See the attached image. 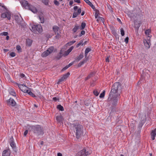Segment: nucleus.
Here are the masks:
<instances>
[{
	"mask_svg": "<svg viewBox=\"0 0 156 156\" xmlns=\"http://www.w3.org/2000/svg\"><path fill=\"white\" fill-rule=\"evenodd\" d=\"M71 126L73 128L75 133L76 137L77 140H80L81 136L83 134V127L78 122H75L72 124Z\"/></svg>",
	"mask_w": 156,
	"mask_h": 156,
	"instance_id": "obj_1",
	"label": "nucleus"
},
{
	"mask_svg": "<svg viewBox=\"0 0 156 156\" xmlns=\"http://www.w3.org/2000/svg\"><path fill=\"white\" fill-rule=\"evenodd\" d=\"M122 90L121 83L116 82L114 83L112 87L109 94L120 96Z\"/></svg>",
	"mask_w": 156,
	"mask_h": 156,
	"instance_id": "obj_2",
	"label": "nucleus"
},
{
	"mask_svg": "<svg viewBox=\"0 0 156 156\" xmlns=\"http://www.w3.org/2000/svg\"><path fill=\"white\" fill-rule=\"evenodd\" d=\"M119 96L109 94L108 101L112 104V108H114L117 105Z\"/></svg>",
	"mask_w": 156,
	"mask_h": 156,
	"instance_id": "obj_3",
	"label": "nucleus"
},
{
	"mask_svg": "<svg viewBox=\"0 0 156 156\" xmlns=\"http://www.w3.org/2000/svg\"><path fill=\"white\" fill-rule=\"evenodd\" d=\"M22 6L26 9H28L34 13H36L37 12V10L36 8L33 6L28 2L25 0H22L20 2Z\"/></svg>",
	"mask_w": 156,
	"mask_h": 156,
	"instance_id": "obj_4",
	"label": "nucleus"
},
{
	"mask_svg": "<svg viewBox=\"0 0 156 156\" xmlns=\"http://www.w3.org/2000/svg\"><path fill=\"white\" fill-rule=\"evenodd\" d=\"M30 131L37 136L43 134V128L39 125L32 126L30 127Z\"/></svg>",
	"mask_w": 156,
	"mask_h": 156,
	"instance_id": "obj_5",
	"label": "nucleus"
},
{
	"mask_svg": "<svg viewBox=\"0 0 156 156\" xmlns=\"http://www.w3.org/2000/svg\"><path fill=\"white\" fill-rule=\"evenodd\" d=\"M91 153V150L85 147L83 150L78 152L76 156H87L90 154Z\"/></svg>",
	"mask_w": 156,
	"mask_h": 156,
	"instance_id": "obj_6",
	"label": "nucleus"
},
{
	"mask_svg": "<svg viewBox=\"0 0 156 156\" xmlns=\"http://www.w3.org/2000/svg\"><path fill=\"white\" fill-rule=\"evenodd\" d=\"M31 30L34 32L38 31L39 33H41L42 32V27L40 24L34 25L31 27Z\"/></svg>",
	"mask_w": 156,
	"mask_h": 156,
	"instance_id": "obj_7",
	"label": "nucleus"
},
{
	"mask_svg": "<svg viewBox=\"0 0 156 156\" xmlns=\"http://www.w3.org/2000/svg\"><path fill=\"white\" fill-rule=\"evenodd\" d=\"M54 49V47L53 46H51L41 54V56L43 57L47 56L52 52Z\"/></svg>",
	"mask_w": 156,
	"mask_h": 156,
	"instance_id": "obj_8",
	"label": "nucleus"
},
{
	"mask_svg": "<svg viewBox=\"0 0 156 156\" xmlns=\"http://www.w3.org/2000/svg\"><path fill=\"white\" fill-rule=\"evenodd\" d=\"M141 117V120L139 122L138 126V128H139V129H141L142 126L144 124L146 121V115H143Z\"/></svg>",
	"mask_w": 156,
	"mask_h": 156,
	"instance_id": "obj_9",
	"label": "nucleus"
},
{
	"mask_svg": "<svg viewBox=\"0 0 156 156\" xmlns=\"http://www.w3.org/2000/svg\"><path fill=\"white\" fill-rule=\"evenodd\" d=\"M150 36H148L147 37V40L144 39V43L145 48L147 49H148L150 48Z\"/></svg>",
	"mask_w": 156,
	"mask_h": 156,
	"instance_id": "obj_10",
	"label": "nucleus"
},
{
	"mask_svg": "<svg viewBox=\"0 0 156 156\" xmlns=\"http://www.w3.org/2000/svg\"><path fill=\"white\" fill-rule=\"evenodd\" d=\"M70 74L68 72L64 75L60 79L58 80L57 83L58 84H59L61 83L63 81H64L65 80H66L67 78L68 77Z\"/></svg>",
	"mask_w": 156,
	"mask_h": 156,
	"instance_id": "obj_11",
	"label": "nucleus"
},
{
	"mask_svg": "<svg viewBox=\"0 0 156 156\" xmlns=\"http://www.w3.org/2000/svg\"><path fill=\"white\" fill-rule=\"evenodd\" d=\"M7 102L9 105H10L12 107L15 106L16 104V103L15 100L12 98H10L8 100H7Z\"/></svg>",
	"mask_w": 156,
	"mask_h": 156,
	"instance_id": "obj_12",
	"label": "nucleus"
},
{
	"mask_svg": "<svg viewBox=\"0 0 156 156\" xmlns=\"http://www.w3.org/2000/svg\"><path fill=\"white\" fill-rule=\"evenodd\" d=\"M10 154V151L9 148H7L5 150L2 152V156H9Z\"/></svg>",
	"mask_w": 156,
	"mask_h": 156,
	"instance_id": "obj_13",
	"label": "nucleus"
},
{
	"mask_svg": "<svg viewBox=\"0 0 156 156\" xmlns=\"http://www.w3.org/2000/svg\"><path fill=\"white\" fill-rule=\"evenodd\" d=\"M1 17L3 18H7L8 20H10L11 19V15L8 12L3 13L1 14Z\"/></svg>",
	"mask_w": 156,
	"mask_h": 156,
	"instance_id": "obj_14",
	"label": "nucleus"
},
{
	"mask_svg": "<svg viewBox=\"0 0 156 156\" xmlns=\"http://www.w3.org/2000/svg\"><path fill=\"white\" fill-rule=\"evenodd\" d=\"M81 8H80L78 9L77 12H74L73 13V18H75L78 15L81 13Z\"/></svg>",
	"mask_w": 156,
	"mask_h": 156,
	"instance_id": "obj_15",
	"label": "nucleus"
},
{
	"mask_svg": "<svg viewBox=\"0 0 156 156\" xmlns=\"http://www.w3.org/2000/svg\"><path fill=\"white\" fill-rule=\"evenodd\" d=\"M9 92L11 95L14 96H16V93L12 88L11 87L9 88Z\"/></svg>",
	"mask_w": 156,
	"mask_h": 156,
	"instance_id": "obj_16",
	"label": "nucleus"
},
{
	"mask_svg": "<svg viewBox=\"0 0 156 156\" xmlns=\"http://www.w3.org/2000/svg\"><path fill=\"white\" fill-rule=\"evenodd\" d=\"M151 138L152 140H154L155 139V137L156 135V128L154 130H152L151 133Z\"/></svg>",
	"mask_w": 156,
	"mask_h": 156,
	"instance_id": "obj_17",
	"label": "nucleus"
},
{
	"mask_svg": "<svg viewBox=\"0 0 156 156\" xmlns=\"http://www.w3.org/2000/svg\"><path fill=\"white\" fill-rule=\"evenodd\" d=\"M32 40L29 38H27L26 39V46L28 47L31 46L32 43Z\"/></svg>",
	"mask_w": 156,
	"mask_h": 156,
	"instance_id": "obj_18",
	"label": "nucleus"
},
{
	"mask_svg": "<svg viewBox=\"0 0 156 156\" xmlns=\"http://www.w3.org/2000/svg\"><path fill=\"white\" fill-rule=\"evenodd\" d=\"M15 20H16L17 22L19 24L21 25V26H22L23 27H24V26H25V24H23V23H21V22H20L19 21V17L18 16H15Z\"/></svg>",
	"mask_w": 156,
	"mask_h": 156,
	"instance_id": "obj_19",
	"label": "nucleus"
},
{
	"mask_svg": "<svg viewBox=\"0 0 156 156\" xmlns=\"http://www.w3.org/2000/svg\"><path fill=\"white\" fill-rule=\"evenodd\" d=\"M83 53H82L80 54V55L76 57L75 58V60L74 61H79L81 59H82L83 57Z\"/></svg>",
	"mask_w": 156,
	"mask_h": 156,
	"instance_id": "obj_20",
	"label": "nucleus"
},
{
	"mask_svg": "<svg viewBox=\"0 0 156 156\" xmlns=\"http://www.w3.org/2000/svg\"><path fill=\"white\" fill-rule=\"evenodd\" d=\"M110 29L111 31L112 34L115 36H116L117 33L115 29L113 26H112L110 27Z\"/></svg>",
	"mask_w": 156,
	"mask_h": 156,
	"instance_id": "obj_21",
	"label": "nucleus"
},
{
	"mask_svg": "<svg viewBox=\"0 0 156 156\" xmlns=\"http://www.w3.org/2000/svg\"><path fill=\"white\" fill-rule=\"evenodd\" d=\"M87 3L94 10L95 9L94 6L92 4L91 2L89 0H83Z\"/></svg>",
	"mask_w": 156,
	"mask_h": 156,
	"instance_id": "obj_22",
	"label": "nucleus"
},
{
	"mask_svg": "<svg viewBox=\"0 0 156 156\" xmlns=\"http://www.w3.org/2000/svg\"><path fill=\"white\" fill-rule=\"evenodd\" d=\"M9 143H10V146H15L16 144L13 141V139L12 136L10 138Z\"/></svg>",
	"mask_w": 156,
	"mask_h": 156,
	"instance_id": "obj_23",
	"label": "nucleus"
},
{
	"mask_svg": "<svg viewBox=\"0 0 156 156\" xmlns=\"http://www.w3.org/2000/svg\"><path fill=\"white\" fill-rule=\"evenodd\" d=\"M59 29V27L57 26H54L52 27V29L55 34H56V33L58 32Z\"/></svg>",
	"mask_w": 156,
	"mask_h": 156,
	"instance_id": "obj_24",
	"label": "nucleus"
},
{
	"mask_svg": "<svg viewBox=\"0 0 156 156\" xmlns=\"http://www.w3.org/2000/svg\"><path fill=\"white\" fill-rule=\"evenodd\" d=\"M80 28V26L75 25L74 28L73 29L72 31L73 33H76L77 30Z\"/></svg>",
	"mask_w": 156,
	"mask_h": 156,
	"instance_id": "obj_25",
	"label": "nucleus"
},
{
	"mask_svg": "<svg viewBox=\"0 0 156 156\" xmlns=\"http://www.w3.org/2000/svg\"><path fill=\"white\" fill-rule=\"evenodd\" d=\"M57 108L60 111H63L64 110V108L61 105H58L57 106Z\"/></svg>",
	"mask_w": 156,
	"mask_h": 156,
	"instance_id": "obj_26",
	"label": "nucleus"
},
{
	"mask_svg": "<svg viewBox=\"0 0 156 156\" xmlns=\"http://www.w3.org/2000/svg\"><path fill=\"white\" fill-rule=\"evenodd\" d=\"M86 25L85 23L83 22L82 23L80 27V28L81 30H83L85 27Z\"/></svg>",
	"mask_w": 156,
	"mask_h": 156,
	"instance_id": "obj_27",
	"label": "nucleus"
},
{
	"mask_svg": "<svg viewBox=\"0 0 156 156\" xmlns=\"http://www.w3.org/2000/svg\"><path fill=\"white\" fill-rule=\"evenodd\" d=\"M56 119L58 122H61L62 121V116H57L56 117Z\"/></svg>",
	"mask_w": 156,
	"mask_h": 156,
	"instance_id": "obj_28",
	"label": "nucleus"
},
{
	"mask_svg": "<svg viewBox=\"0 0 156 156\" xmlns=\"http://www.w3.org/2000/svg\"><path fill=\"white\" fill-rule=\"evenodd\" d=\"M135 27L138 29L140 26V24L138 23L137 21L135 22Z\"/></svg>",
	"mask_w": 156,
	"mask_h": 156,
	"instance_id": "obj_29",
	"label": "nucleus"
},
{
	"mask_svg": "<svg viewBox=\"0 0 156 156\" xmlns=\"http://www.w3.org/2000/svg\"><path fill=\"white\" fill-rule=\"evenodd\" d=\"M39 18L41 23H43L44 22V19L42 16H39Z\"/></svg>",
	"mask_w": 156,
	"mask_h": 156,
	"instance_id": "obj_30",
	"label": "nucleus"
},
{
	"mask_svg": "<svg viewBox=\"0 0 156 156\" xmlns=\"http://www.w3.org/2000/svg\"><path fill=\"white\" fill-rule=\"evenodd\" d=\"M16 49L19 53L22 51L21 47L19 45H17L16 46Z\"/></svg>",
	"mask_w": 156,
	"mask_h": 156,
	"instance_id": "obj_31",
	"label": "nucleus"
},
{
	"mask_svg": "<svg viewBox=\"0 0 156 156\" xmlns=\"http://www.w3.org/2000/svg\"><path fill=\"white\" fill-rule=\"evenodd\" d=\"M42 2L45 5H48L49 4V0H42Z\"/></svg>",
	"mask_w": 156,
	"mask_h": 156,
	"instance_id": "obj_32",
	"label": "nucleus"
},
{
	"mask_svg": "<svg viewBox=\"0 0 156 156\" xmlns=\"http://www.w3.org/2000/svg\"><path fill=\"white\" fill-rule=\"evenodd\" d=\"M22 86V87H24V86H25V87H26V86H24V84H22L20 86H19V88H20V89L21 90L23 91V92H24V93H26V90H27L26 89H25L24 90H23V87H21V86Z\"/></svg>",
	"mask_w": 156,
	"mask_h": 156,
	"instance_id": "obj_33",
	"label": "nucleus"
},
{
	"mask_svg": "<svg viewBox=\"0 0 156 156\" xmlns=\"http://www.w3.org/2000/svg\"><path fill=\"white\" fill-rule=\"evenodd\" d=\"M151 32V30H150L148 29L145 32V34L146 35L148 36H149V33H150Z\"/></svg>",
	"mask_w": 156,
	"mask_h": 156,
	"instance_id": "obj_34",
	"label": "nucleus"
},
{
	"mask_svg": "<svg viewBox=\"0 0 156 156\" xmlns=\"http://www.w3.org/2000/svg\"><path fill=\"white\" fill-rule=\"evenodd\" d=\"M55 34L56 35V36H55V38L56 39H59L61 37V35H60V34L58 33V32H57L56 33V34Z\"/></svg>",
	"mask_w": 156,
	"mask_h": 156,
	"instance_id": "obj_35",
	"label": "nucleus"
},
{
	"mask_svg": "<svg viewBox=\"0 0 156 156\" xmlns=\"http://www.w3.org/2000/svg\"><path fill=\"white\" fill-rule=\"evenodd\" d=\"M76 42L75 41H72L70 42H68L66 44L68 45H70L73 44L74 43Z\"/></svg>",
	"mask_w": 156,
	"mask_h": 156,
	"instance_id": "obj_36",
	"label": "nucleus"
},
{
	"mask_svg": "<svg viewBox=\"0 0 156 156\" xmlns=\"http://www.w3.org/2000/svg\"><path fill=\"white\" fill-rule=\"evenodd\" d=\"M94 74H95V73L93 72H92L90 73V74L88 75V77H89L90 78L91 77H93L94 76Z\"/></svg>",
	"mask_w": 156,
	"mask_h": 156,
	"instance_id": "obj_37",
	"label": "nucleus"
},
{
	"mask_svg": "<svg viewBox=\"0 0 156 156\" xmlns=\"http://www.w3.org/2000/svg\"><path fill=\"white\" fill-rule=\"evenodd\" d=\"M83 40H81L80 41V43L78 44L76 46V48H78L80 45H82V43H83Z\"/></svg>",
	"mask_w": 156,
	"mask_h": 156,
	"instance_id": "obj_38",
	"label": "nucleus"
},
{
	"mask_svg": "<svg viewBox=\"0 0 156 156\" xmlns=\"http://www.w3.org/2000/svg\"><path fill=\"white\" fill-rule=\"evenodd\" d=\"M121 34L122 36H123L125 34V32L122 28L120 29Z\"/></svg>",
	"mask_w": 156,
	"mask_h": 156,
	"instance_id": "obj_39",
	"label": "nucleus"
},
{
	"mask_svg": "<svg viewBox=\"0 0 156 156\" xmlns=\"http://www.w3.org/2000/svg\"><path fill=\"white\" fill-rule=\"evenodd\" d=\"M52 35L49 34H45V36L47 38L48 40L50 38Z\"/></svg>",
	"mask_w": 156,
	"mask_h": 156,
	"instance_id": "obj_40",
	"label": "nucleus"
},
{
	"mask_svg": "<svg viewBox=\"0 0 156 156\" xmlns=\"http://www.w3.org/2000/svg\"><path fill=\"white\" fill-rule=\"evenodd\" d=\"M105 95V91H104L102 93H101L100 96L99 97L100 98H103Z\"/></svg>",
	"mask_w": 156,
	"mask_h": 156,
	"instance_id": "obj_41",
	"label": "nucleus"
},
{
	"mask_svg": "<svg viewBox=\"0 0 156 156\" xmlns=\"http://www.w3.org/2000/svg\"><path fill=\"white\" fill-rule=\"evenodd\" d=\"M93 93L95 95L97 96H98L99 94V92H98L97 90H94L93 91Z\"/></svg>",
	"mask_w": 156,
	"mask_h": 156,
	"instance_id": "obj_42",
	"label": "nucleus"
},
{
	"mask_svg": "<svg viewBox=\"0 0 156 156\" xmlns=\"http://www.w3.org/2000/svg\"><path fill=\"white\" fill-rule=\"evenodd\" d=\"M29 95H30L31 96H32L33 97H36V96L35 95V94H33L31 91L29 92Z\"/></svg>",
	"mask_w": 156,
	"mask_h": 156,
	"instance_id": "obj_43",
	"label": "nucleus"
},
{
	"mask_svg": "<svg viewBox=\"0 0 156 156\" xmlns=\"http://www.w3.org/2000/svg\"><path fill=\"white\" fill-rule=\"evenodd\" d=\"M8 34V33L6 32H4L0 34V35L2 36H7Z\"/></svg>",
	"mask_w": 156,
	"mask_h": 156,
	"instance_id": "obj_44",
	"label": "nucleus"
},
{
	"mask_svg": "<svg viewBox=\"0 0 156 156\" xmlns=\"http://www.w3.org/2000/svg\"><path fill=\"white\" fill-rule=\"evenodd\" d=\"M91 51V49H90V48H87L85 50V52H87V53H88V52H89Z\"/></svg>",
	"mask_w": 156,
	"mask_h": 156,
	"instance_id": "obj_45",
	"label": "nucleus"
},
{
	"mask_svg": "<svg viewBox=\"0 0 156 156\" xmlns=\"http://www.w3.org/2000/svg\"><path fill=\"white\" fill-rule=\"evenodd\" d=\"M9 55L12 57H14L16 56V53L14 52H12L9 54Z\"/></svg>",
	"mask_w": 156,
	"mask_h": 156,
	"instance_id": "obj_46",
	"label": "nucleus"
},
{
	"mask_svg": "<svg viewBox=\"0 0 156 156\" xmlns=\"http://www.w3.org/2000/svg\"><path fill=\"white\" fill-rule=\"evenodd\" d=\"M54 4L57 5L58 6L59 5V3L56 0H54Z\"/></svg>",
	"mask_w": 156,
	"mask_h": 156,
	"instance_id": "obj_47",
	"label": "nucleus"
},
{
	"mask_svg": "<svg viewBox=\"0 0 156 156\" xmlns=\"http://www.w3.org/2000/svg\"><path fill=\"white\" fill-rule=\"evenodd\" d=\"M85 34V31L84 30H82L80 34L79 35V37H80L82 35L84 34Z\"/></svg>",
	"mask_w": 156,
	"mask_h": 156,
	"instance_id": "obj_48",
	"label": "nucleus"
},
{
	"mask_svg": "<svg viewBox=\"0 0 156 156\" xmlns=\"http://www.w3.org/2000/svg\"><path fill=\"white\" fill-rule=\"evenodd\" d=\"M146 72H145L144 71H143V74L144 76L145 75L146 76V73H147V75H148L147 77H148V76H150L149 75L147 74V72L146 71H149L148 70H145Z\"/></svg>",
	"mask_w": 156,
	"mask_h": 156,
	"instance_id": "obj_49",
	"label": "nucleus"
},
{
	"mask_svg": "<svg viewBox=\"0 0 156 156\" xmlns=\"http://www.w3.org/2000/svg\"><path fill=\"white\" fill-rule=\"evenodd\" d=\"M62 57V55H58L56 57V58L58 60L60 59Z\"/></svg>",
	"mask_w": 156,
	"mask_h": 156,
	"instance_id": "obj_50",
	"label": "nucleus"
},
{
	"mask_svg": "<svg viewBox=\"0 0 156 156\" xmlns=\"http://www.w3.org/2000/svg\"><path fill=\"white\" fill-rule=\"evenodd\" d=\"M75 62V61H73L72 62L70 63L68 65H67L68 68H69V67H70L71 66L73 65V64H74V62Z\"/></svg>",
	"mask_w": 156,
	"mask_h": 156,
	"instance_id": "obj_51",
	"label": "nucleus"
},
{
	"mask_svg": "<svg viewBox=\"0 0 156 156\" xmlns=\"http://www.w3.org/2000/svg\"><path fill=\"white\" fill-rule=\"evenodd\" d=\"M88 59V58H85L83 60L81 61L83 62V64H84L87 61Z\"/></svg>",
	"mask_w": 156,
	"mask_h": 156,
	"instance_id": "obj_52",
	"label": "nucleus"
},
{
	"mask_svg": "<svg viewBox=\"0 0 156 156\" xmlns=\"http://www.w3.org/2000/svg\"><path fill=\"white\" fill-rule=\"evenodd\" d=\"M83 64V62L82 61H81L77 65V67H80Z\"/></svg>",
	"mask_w": 156,
	"mask_h": 156,
	"instance_id": "obj_53",
	"label": "nucleus"
},
{
	"mask_svg": "<svg viewBox=\"0 0 156 156\" xmlns=\"http://www.w3.org/2000/svg\"><path fill=\"white\" fill-rule=\"evenodd\" d=\"M124 41H125V42L126 44L128 43V41H129L128 37H126Z\"/></svg>",
	"mask_w": 156,
	"mask_h": 156,
	"instance_id": "obj_54",
	"label": "nucleus"
},
{
	"mask_svg": "<svg viewBox=\"0 0 156 156\" xmlns=\"http://www.w3.org/2000/svg\"><path fill=\"white\" fill-rule=\"evenodd\" d=\"M94 11H95L96 12L95 13L96 14H100L99 11L97 9H96L95 8V9H94Z\"/></svg>",
	"mask_w": 156,
	"mask_h": 156,
	"instance_id": "obj_55",
	"label": "nucleus"
},
{
	"mask_svg": "<svg viewBox=\"0 0 156 156\" xmlns=\"http://www.w3.org/2000/svg\"><path fill=\"white\" fill-rule=\"evenodd\" d=\"M73 49V47H71L69 49H68L67 50L68 52H70L72 51V50Z\"/></svg>",
	"mask_w": 156,
	"mask_h": 156,
	"instance_id": "obj_56",
	"label": "nucleus"
},
{
	"mask_svg": "<svg viewBox=\"0 0 156 156\" xmlns=\"http://www.w3.org/2000/svg\"><path fill=\"white\" fill-rule=\"evenodd\" d=\"M68 68V67L67 66H65L64 68H63L62 69V71H64L65 70H66V69H67Z\"/></svg>",
	"mask_w": 156,
	"mask_h": 156,
	"instance_id": "obj_57",
	"label": "nucleus"
},
{
	"mask_svg": "<svg viewBox=\"0 0 156 156\" xmlns=\"http://www.w3.org/2000/svg\"><path fill=\"white\" fill-rule=\"evenodd\" d=\"M28 132V130H26L24 133V136H26Z\"/></svg>",
	"mask_w": 156,
	"mask_h": 156,
	"instance_id": "obj_58",
	"label": "nucleus"
},
{
	"mask_svg": "<svg viewBox=\"0 0 156 156\" xmlns=\"http://www.w3.org/2000/svg\"><path fill=\"white\" fill-rule=\"evenodd\" d=\"M44 142L43 141H41L40 142H38L39 145H42L43 144Z\"/></svg>",
	"mask_w": 156,
	"mask_h": 156,
	"instance_id": "obj_59",
	"label": "nucleus"
},
{
	"mask_svg": "<svg viewBox=\"0 0 156 156\" xmlns=\"http://www.w3.org/2000/svg\"><path fill=\"white\" fill-rule=\"evenodd\" d=\"M53 100L55 101H56L57 100H58L59 99L57 98L56 97H54L53 98Z\"/></svg>",
	"mask_w": 156,
	"mask_h": 156,
	"instance_id": "obj_60",
	"label": "nucleus"
},
{
	"mask_svg": "<svg viewBox=\"0 0 156 156\" xmlns=\"http://www.w3.org/2000/svg\"><path fill=\"white\" fill-rule=\"evenodd\" d=\"M87 54H88V53L85 52L84 55H85V58H88V57L87 56Z\"/></svg>",
	"mask_w": 156,
	"mask_h": 156,
	"instance_id": "obj_61",
	"label": "nucleus"
},
{
	"mask_svg": "<svg viewBox=\"0 0 156 156\" xmlns=\"http://www.w3.org/2000/svg\"><path fill=\"white\" fill-rule=\"evenodd\" d=\"M78 7L77 6H75L73 8V9L75 11H76L78 9Z\"/></svg>",
	"mask_w": 156,
	"mask_h": 156,
	"instance_id": "obj_62",
	"label": "nucleus"
},
{
	"mask_svg": "<svg viewBox=\"0 0 156 156\" xmlns=\"http://www.w3.org/2000/svg\"><path fill=\"white\" fill-rule=\"evenodd\" d=\"M74 1L78 3H80L81 2L80 0H74Z\"/></svg>",
	"mask_w": 156,
	"mask_h": 156,
	"instance_id": "obj_63",
	"label": "nucleus"
},
{
	"mask_svg": "<svg viewBox=\"0 0 156 156\" xmlns=\"http://www.w3.org/2000/svg\"><path fill=\"white\" fill-rule=\"evenodd\" d=\"M70 52H68V51L67 50V51L65 52V53L64 54L65 55H64V56L67 55Z\"/></svg>",
	"mask_w": 156,
	"mask_h": 156,
	"instance_id": "obj_64",
	"label": "nucleus"
}]
</instances>
